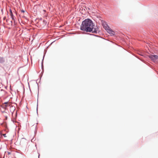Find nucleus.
<instances>
[{
  "instance_id": "obj_1",
  "label": "nucleus",
  "mask_w": 158,
  "mask_h": 158,
  "mask_svg": "<svg viewBox=\"0 0 158 158\" xmlns=\"http://www.w3.org/2000/svg\"><path fill=\"white\" fill-rule=\"evenodd\" d=\"M80 29L84 31L94 33H97L99 32L98 27L95 26L92 20L89 19H86L82 21Z\"/></svg>"
},
{
  "instance_id": "obj_13",
  "label": "nucleus",
  "mask_w": 158,
  "mask_h": 158,
  "mask_svg": "<svg viewBox=\"0 0 158 158\" xmlns=\"http://www.w3.org/2000/svg\"><path fill=\"white\" fill-rule=\"evenodd\" d=\"M6 17H4V18H3V20H5L6 19Z\"/></svg>"
},
{
  "instance_id": "obj_7",
  "label": "nucleus",
  "mask_w": 158,
  "mask_h": 158,
  "mask_svg": "<svg viewBox=\"0 0 158 158\" xmlns=\"http://www.w3.org/2000/svg\"><path fill=\"white\" fill-rule=\"evenodd\" d=\"M44 56H43V58L42 59V63H41V65H42V67H43V60H44Z\"/></svg>"
},
{
  "instance_id": "obj_16",
  "label": "nucleus",
  "mask_w": 158,
  "mask_h": 158,
  "mask_svg": "<svg viewBox=\"0 0 158 158\" xmlns=\"http://www.w3.org/2000/svg\"><path fill=\"white\" fill-rule=\"evenodd\" d=\"M39 156H38V157L39 158V156H40V154L39 153Z\"/></svg>"
},
{
  "instance_id": "obj_6",
  "label": "nucleus",
  "mask_w": 158,
  "mask_h": 158,
  "mask_svg": "<svg viewBox=\"0 0 158 158\" xmlns=\"http://www.w3.org/2000/svg\"><path fill=\"white\" fill-rule=\"evenodd\" d=\"M10 16H11V17L12 19L13 20H14V16L13 15V14H11Z\"/></svg>"
},
{
  "instance_id": "obj_5",
  "label": "nucleus",
  "mask_w": 158,
  "mask_h": 158,
  "mask_svg": "<svg viewBox=\"0 0 158 158\" xmlns=\"http://www.w3.org/2000/svg\"><path fill=\"white\" fill-rule=\"evenodd\" d=\"M104 28L107 31V30H109V29H110L109 27L107 24H106V26H105V27Z\"/></svg>"
},
{
  "instance_id": "obj_9",
  "label": "nucleus",
  "mask_w": 158,
  "mask_h": 158,
  "mask_svg": "<svg viewBox=\"0 0 158 158\" xmlns=\"http://www.w3.org/2000/svg\"><path fill=\"white\" fill-rule=\"evenodd\" d=\"M10 14H13V13H12V11L11 10V9H10Z\"/></svg>"
},
{
  "instance_id": "obj_14",
  "label": "nucleus",
  "mask_w": 158,
  "mask_h": 158,
  "mask_svg": "<svg viewBox=\"0 0 158 158\" xmlns=\"http://www.w3.org/2000/svg\"><path fill=\"white\" fill-rule=\"evenodd\" d=\"M8 103V102H5L4 103V104H7Z\"/></svg>"
},
{
  "instance_id": "obj_3",
  "label": "nucleus",
  "mask_w": 158,
  "mask_h": 158,
  "mask_svg": "<svg viewBox=\"0 0 158 158\" xmlns=\"http://www.w3.org/2000/svg\"><path fill=\"white\" fill-rule=\"evenodd\" d=\"M107 31L111 36L114 35L115 32L113 31L111 29H109V30H107Z\"/></svg>"
},
{
  "instance_id": "obj_20",
  "label": "nucleus",
  "mask_w": 158,
  "mask_h": 158,
  "mask_svg": "<svg viewBox=\"0 0 158 158\" xmlns=\"http://www.w3.org/2000/svg\"><path fill=\"white\" fill-rule=\"evenodd\" d=\"M23 17H25V16H23Z\"/></svg>"
},
{
  "instance_id": "obj_21",
  "label": "nucleus",
  "mask_w": 158,
  "mask_h": 158,
  "mask_svg": "<svg viewBox=\"0 0 158 158\" xmlns=\"http://www.w3.org/2000/svg\"><path fill=\"white\" fill-rule=\"evenodd\" d=\"M6 21L7 22V19L6 20Z\"/></svg>"
},
{
  "instance_id": "obj_15",
  "label": "nucleus",
  "mask_w": 158,
  "mask_h": 158,
  "mask_svg": "<svg viewBox=\"0 0 158 158\" xmlns=\"http://www.w3.org/2000/svg\"><path fill=\"white\" fill-rule=\"evenodd\" d=\"M10 154V152H8V154Z\"/></svg>"
},
{
  "instance_id": "obj_19",
  "label": "nucleus",
  "mask_w": 158,
  "mask_h": 158,
  "mask_svg": "<svg viewBox=\"0 0 158 158\" xmlns=\"http://www.w3.org/2000/svg\"><path fill=\"white\" fill-rule=\"evenodd\" d=\"M37 110H38V109H37Z\"/></svg>"
},
{
  "instance_id": "obj_4",
  "label": "nucleus",
  "mask_w": 158,
  "mask_h": 158,
  "mask_svg": "<svg viewBox=\"0 0 158 158\" xmlns=\"http://www.w3.org/2000/svg\"><path fill=\"white\" fill-rule=\"evenodd\" d=\"M5 61V58L4 57L0 56V64H3Z\"/></svg>"
},
{
  "instance_id": "obj_2",
  "label": "nucleus",
  "mask_w": 158,
  "mask_h": 158,
  "mask_svg": "<svg viewBox=\"0 0 158 158\" xmlns=\"http://www.w3.org/2000/svg\"><path fill=\"white\" fill-rule=\"evenodd\" d=\"M148 57L154 62L158 61V56L156 55H150Z\"/></svg>"
},
{
  "instance_id": "obj_10",
  "label": "nucleus",
  "mask_w": 158,
  "mask_h": 158,
  "mask_svg": "<svg viewBox=\"0 0 158 158\" xmlns=\"http://www.w3.org/2000/svg\"><path fill=\"white\" fill-rule=\"evenodd\" d=\"M21 12H22L24 13L25 12V10H21Z\"/></svg>"
},
{
  "instance_id": "obj_18",
  "label": "nucleus",
  "mask_w": 158,
  "mask_h": 158,
  "mask_svg": "<svg viewBox=\"0 0 158 158\" xmlns=\"http://www.w3.org/2000/svg\"><path fill=\"white\" fill-rule=\"evenodd\" d=\"M2 68L4 69V67H2Z\"/></svg>"
},
{
  "instance_id": "obj_8",
  "label": "nucleus",
  "mask_w": 158,
  "mask_h": 158,
  "mask_svg": "<svg viewBox=\"0 0 158 158\" xmlns=\"http://www.w3.org/2000/svg\"><path fill=\"white\" fill-rule=\"evenodd\" d=\"M106 23H102V25L104 27L106 26Z\"/></svg>"
},
{
  "instance_id": "obj_11",
  "label": "nucleus",
  "mask_w": 158,
  "mask_h": 158,
  "mask_svg": "<svg viewBox=\"0 0 158 158\" xmlns=\"http://www.w3.org/2000/svg\"><path fill=\"white\" fill-rule=\"evenodd\" d=\"M3 136H4L5 137H6V134H3Z\"/></svg>"
},
{
  "instance_id": "obj_12",
  "label": "nucleus",
  "mask_w": 158,
  "mask_h": 158,
  "mask_svg": "<svg viewBox=\"0 0 158 158\" xmlns=\"http://www.w3.org/2000/svg\"><path fill=\"white\" fill-rule=\"evenodd\" d=\"M34 140H34V139L33 138L32 139H31V141L32 142L33 141H34Z\"/></svg>"
},
{
  "instance_id": "obj_17",
  "label": "nucleus",
  "mask_w": 158,
  "mask_h": 158,
  "mask_svg": "<svg viewBox=\"0 0 158 158\" xmlns=\"http://www.w3.org/2000/svg\"><path fill=\"white\" fill-rule=\"evenodd\" d=\"M10 23H11V24H12V21H10Z\"/></svg>"
}]
</instances>
